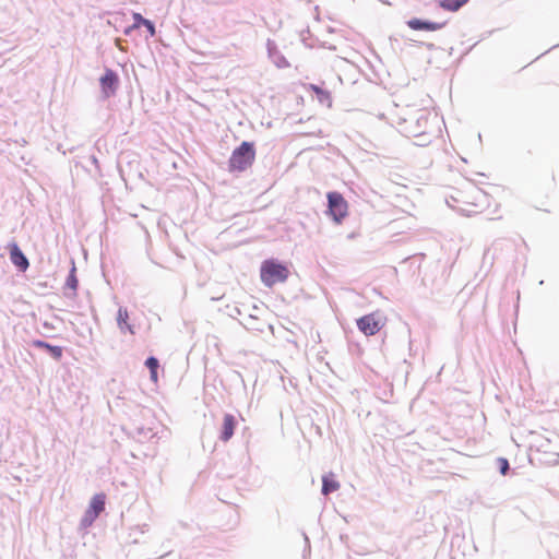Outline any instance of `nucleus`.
Masks as SVG:
<instances>
[{
    "instance_id": "1",
    "label": "nucleus",
    "mask_w": 559,
    "mask_h": 559,
    "mask_svg": "<svg viewBox=\"0 0 559 559\" xmlns=\"http://www.w3.org/2000/svg\"><path fill=\"white\" fill-rule=\"evenodd\" d=\"M490 203V195L471 181L464 182L450 195V206L466 216L481 214Z\"/></svg>"
},
{
    "instance_id": "2",
    "label": "nucleus",
    "mask_w": 559,
    "mask_h": 559,
    "mask_svg": "<svg viewBox=\"0 0 559 559\" xmlns=\"http://www.w3.org/2000/svg\"><path fill=\"white\" fill-rule=\"evenodd\" d=\"M254 159V143L243 141L238 147H236L233 151L228 159V170L230 173H242L253 165Z\"/></svg>"
},
{
    "instance_id": "3",
    "label": "nucleus",
    "mask_w": 559,
    "mask_h": 559,
    "mask_svg": "<svg viewBox=\"0 0 559 559\" xmlns=\"http://www.w3.org/2000/svg\"><path fill=\"white\" fill-rule=\"evenodd\" d=\"M288 276V267L274 259L265 260L261 264L260 278L266 287L284 283Z\"/></svg>"
},
{
    "instance_id": "4",
    "label": "nucleus",
    "mask_w": 559,
    "mask_h": 559,
    "mask_svg": "<svg viewBox=\"0 0 559 559\" xmlns=\"http://www.w3.org/2000/svg\"><path fill=\"white\" fill-rule=\"evenodd\" d=\"M328 214L334 223L341 224L348 215V203L338 192H329L328 195Z\"/></svg>"
},
{
    "instance_id": "5",
    "label": "nucleus",
    "mask_w": 559,
    "mask_h": 559,
    "mask_svg": "<svg viewBox=\"0 0 559 559\" xmlns=\"http://www.w3.org/2000/svg\"><path fill=\"white\" fill-rule=\"evenodd\" d=\"M386 323V318L380 311L366 314L357 320V326L366 336L377 334Z\"/></svg>"
},
{
    "instance_id": "6",
    "label": "nucleus",
    "mask_w": 559,
    "mask_h": 559,
    "mask_svg": "<svg viewBox=\"0 0 559 559\" xmlns=\"http://www.w3.org/2000/svg\"><path fill=\"white\" fill-rule=\"evenodd\" d=\"M106 495L96 493L92 499L88 509L85 512L83 523L91 525L98 515L105 510Z\"/></svg>"
},
{
    "instance_id": "7",
    "label": "nucleus",
    "mask_w": 559,
    "mask_h": 559,
    "mask_svg": "<svg viewBox=\"0 0 559 559\" xmlns=\"http://www.w3.org/2000/svg\"><path fill=\"white\" fill-rule=\"evenodd\" d=\"M9 251H10V260L11 262L22 272H25L28 266L29 262L27 258L24 255V253L21 251L19 246L13 242L9 245Z\"/></svg>"
},
{
    "instance_id": "8",
    "label": "nucleus",
    "mask_w": 559,
    "mask_h": 559,
    "mask_svg": "<svg viewBox=\"0 0 559 559\" xmlns=\"http://www.w3.org/2000/svg\"><path fill=\"white\" fill-rule=\"evenodd\" d=\"M100 85L106 96L111 95L118 85V75L112 70H106L105 74L100 78Z\"/></svg>"
},
{
    "instance_id": "9",
    "label": "nucleus",
    "mask_w": 559,
    "mask_h": 559,
    "mask_svg": "<svg viewBox=\"0 0 559 559\" xmlns=\"http://www.w3.org/2000/svg\"><path fill=\"white\" fill-rule=\"evenodd\" d=\"M237 421L235 416L231 414H225L223 418L221 440L227 442L233 437Z\"/></svg>"
},
{
    "instance_id": "10",
    "label": "nucleus",
    "mask_w": 559,
    "mask_h": 559,
    "mask_svg": "<svg viewBox=\"0 0 559 559\" xmlns=\"http://www.w3.org/2000/svg\"><path fill=\"white\" fill-rule=\"evenodd\" d=\"M407 25L409 28L414 31H438L443 27L442 23H436V22H423L418 19H412L407 22Z\"/></svg>"
},
{
    "instance_id": "11",
    "label": "nucleus",
    "mask_w": 559,
    "mask_h": 559,
    "mask_svg": "<svg viewBox=\"0 0 559 559\" xmlns=\"http://www.w3.org/2000/svg\"><path fill=\"white\" fill-rule=\"evenodd\" d=\"M117 322L121 330L127 329L131 334H134L132 325L129 324V312L126 308H119Z\"/></svg>"
},
{
    "instance_id": "12",
    "label": "nucleus",
    "mask_w": 559,
    "mask_h": 559,
    "mask_svg": "<svg viewBox=\"0 0 559 559\" xmlns=\"http://www.w3.org/2000/svg\"><path fill=\"white\" fill-rule=\"evenodd\" d=\"M467 1L468 0H440L439 5L447 11L455 12L467 3Z\"/></svg>"
},
{
    "instance_id": "13",
    "label": "nucleus",
    "mask_w": 559,
    "mask_h": 559,
    "mask_svg": "<svg viewBox=\"0 0 559 559\" xmlns=\"http://www.w3.org/2000/svg\"><path fill=\"white\" fill-rule=\"evenodd\" d=\"M78 286H79V280L76 277V269L73 265L70 271V274L66 281V287L72 290V296L74 297V296H76Z\"/></svg>"
},
{
    "instance_id": "14",
    "label": "nucleus",
    "mask_w": 559,
    "mask_h": 559,
    "mask_svg": "<svg viewBox=\"0 0 559 559\" xmlns=\"http://www.w3.org/2000/svg\"><path fill=\"white\" fill-rule=\"evenodd\" d=\"M340 488V483L330 478L329 476H323L322 478V493L329 495L332 491H336Z\"/></svg>"
},
{
    "instance_id": "15",
    "label": "nucleus",
    "mask_w": 559,
    "mask_h": 559,
    "mask_svg": "<svg viewBox=\"0 0 559 559\" xmlns=\"http://www.w3.org/2000/svg\"><path fill=\"white\" fill-rule=\"evenodd\" d=\"M308 88L317 95L319 102H321V103L326 102L329 104L331 103V93L329 91H324L314 84H310L308 86Z\"/></svg>"
},
{
    "instance_id": "16",
    "label": "nucleus",
    "mask_w": 559,
    "mask_h": 559,
    "mask_svg": "<svg viewBox=\"0 0 559 559\" xmlns=\"http://www.w3.org/2000/svg\"><path fill=\"white\" fill-rule=\"evenodd\" d=\"M145 366L150 369L151 380L156 383L158 381L157 369L159 367V362L155 357H148L145 361Z\"/></svg>"
},
{
    "instance_id": "17",
    "label": "nucleus",
    "mask_w": 559,
    "mask_h": 559,
    "mask_svg": "<svg viewBox=\"0 0 559 559\" xmlns=\"http://www.w3.org/2000/svg\"><path fill=\"white\" fill-rule=\"evenodd\" d=\"M37 345L49 348L51 350V353L53 354V356L57 357V358H60L61 355H62V350L58 346H50V345H48V344H46L44 342H38Z\"/></svg>"
},
{
    "instance_id": "18",
    "label": "nucleus",
    "mask_w": 559,
    "mask_h": 559,
    "mask_svg": "<svg viewBox=\"0 0 559 559\" xmlns=\"http://www.w3.org/2000/svg\"><path fill=\"white\" fill-rule=\"evenodd\" d=\"M498 462H499V465H500V472H501V474H502V475H506V474H507V472H508V469H509V462H508V460H507V459H503V457H500V459L498 460Z\"/></svg>"
},
{
    "instance_id": "19",
    "label": "nucleus",
    "mask_w": 559,
    "mask_h": 559,
    "mask_svg": "<svg viewBox=\"0 0 559 559\" xmlns=\"http://www.w3.org/2000/svg\"><path fill=\"white\" fill-rule=\"evenodd\" d=\"M142 25H144L146 27V29L151 33V35L155 34V27L151 21L142 20Z\"/></svg>"
},
{
    "instance_id": "20",
    "label": "nucleus",
    "mask_w": 559,
    "mask_h": 559,
    "mask_svg": "<svg viewBox=\"0 0 559 559\" xmlns=\"http://www.w3.org/2000/svg\"><path fill=\"white\" fill-rule=\"evenodd\" d=\"M133 20H134L135 26H139L142 24V20H145V19L140 13H134Z\"/></svg>"
}]
</instances>
